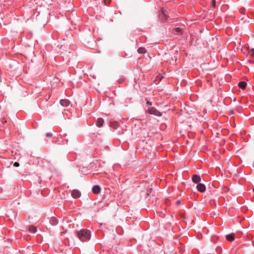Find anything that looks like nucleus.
Masks as SVG:
<instances>
[{
	"instance_id": "nucleus-24",
	"label": "nucleus",
	"mask_w": 254,
	"mask_h": 254,
	"mask_svg": "<svg viewBox=\"0 0 254 254\" xmlns=\"http://www.w3.org/2000/svg\"><path fill=\"white\" fill-rule=\"evenodd\" d=\"M253 191H254V188H253Z\"/></svg>"
},
{
	"instance_id": "nucleus-13",
	"label": "nucleus",
	"mask_w": 254,
	"mask_h": 254,
	"mask_svg": "<svg viewBox=\"0 0 254 254\" xmlns=\"http://www.w3.org/2000/svg\"><path fill=\"white\" fill-rule=\"evenodd\" d=\"M29 231L33 233L36 232V228L35 226H31L29 227Z\"/></svg>"
},
{
	"instance_id": "nucleus-8",
	"label": "nucleus",
	"mask_w": 254,
	"mask_h": 254,
	"mask_svg": "<svg viewBox=\"0 0 254 254\" xmlns=\"http://www.w3.org/2000/svg\"><path fill=\"white\" fill-rule=\"evenodd\" d=\"M226 238L227 240L232 242L235 239V235L234 233L230 234L226 236Z\"/></svg>"
},
{
	"instance_id": "nucleus-21",
	"label": "nucleus",
	"mask_w": 254,
	"mask_h": 254,
	"mask_svg": "<svg viewBox=\"0 0 254 254\" xmlns=\"http://www.w3.org/2000/svg\"><path fill=\"white\" fill-rule=\"evenodd\" d=\"M177 202V203H180V200H178Z\"/></svg>"
},
{
	"instance_id": "nucleus-14",
	"label": "nucleus",
	"mask_w": 254,
	"mask_h": 254,
	"mask_svg": "<svg viewBox=\"0 0 254 254\" xmlns=\"http://www.w3.org/2000/svg\"><path fill=\"white\" fill-rule=\"evenodd\" d=\"M137 52L139 54H144L146 53V50L144 48H139L137 50Z\"/></svg>"
},
{
	"instance_id": "nucleus-11",
	"label": "nucleus",
	"mask_w": 254,
	"mask_h": 254,
	"mask_svg": "<svg viewBox=\"0 0 254 254\" xmlns=\"http://www.w3.org/2000/svg\"><path fill=\"white\" fill-rule=\"evenodd\" d=\"M247 86V83L245 81H240L238 83V86L240 88L244 89L246 88Z\"/></svg>"
},
{
	"instance_id": "nucleus-17",
	"label": "nucleus",
	"mask_w": 254,
	"mask_h": 254,
	"mask_svg": "<svg viewBox=\"0 0 254 254\" xmlns=\"http://www.w3.org/2000/svg\"><path fill=\"white\" fill-rule=\"evenodd\" d=\"M111 1V0H104L105 4L108 5L110 3Z\"/></svg>"
},
{
	"instance_id": "nucleus-22",
	"label": "nucleus",
	"mask_w": 254,
	"mask_h": 254,
	"mask_svg": "<svg viewBox=\"0 0 254 254\" xmlns=\"http://www.w3.org/2000/svg\"><path fill=\"white\" fill-rule=\"evenodd\" d=\"M167 110H170L169 107H168V108H167Z\"/></svg>"
},
{
	"instance_id": "nucleus-4",
	"label": "nucleus",
	"mask_w": 254,
	"mask_h": 254,
	"mask_svg": "<svg viewBox=\"0 0 254 254\" xmlns=\"http://www.w3.org/2000/svg\"><path fill=\"white\" fill-rule=\"evenodd\" d=\"M196 188L197 190L201 192H204L206 190L205 185L201 183H199L197 185Z\"/></svg>"
},
{
	"instance_id": "nucleus-23",
	"label": "nucleus",
	"mask_w": 254,
	"mask_h": 254,
	"mask_svg": "<svg viewBox=\"0 0 254 254\" xmlns=\"http://www.w3.org/2000/svg\"><path fill=\"white\" fill-rule=\"evenodd\" d=\"M159 116H160V117L161 116V113H160V112Z\"/></svg>"
},
{
	"instance_id": "nucleus-19",
	"label": "nucleus",
	"mask_w": 254,
	"mask_h": 254,
	"mask_svg": "<svg viewBox=\"0 0 254 254\" xmlns=\"http://www.w3.org/2000/svg\"><path fill=\"white\" fill-rule=\"evenodd\" d=\"M46 136H47V137H51V136H52V133H47L46 134Z\"/></svg>"
},
{
	"instance_id": "nucleus-9",
	"label": "nucleus",
	"mask_w": 254,
	"mask_h": 254,
	"mask_svg": "<svg viewBox=\"0 0 254 254\" xmlns=\"http://www.w3.org/2000/svg\"><path fill=\"white\" fill-rule=\"evenodd\" d=\"M173 33L176 35H180L182 34V30L179 27L175 28L173 30Z\"/></svg>"
},
{
	"instance_id": "nucleus-6",
	"label": "nucleus",
	"mask_w": 254,
	"mask_h": 254,
	"mask_svg": "<svg viewBox=\"0 0 254 254\" xmlns=\"http://www.w3.org/2000/svg\"><path fill=\"white\" fill-rule=\"evenodd\" d=\"M69 101L67 99H62L60 101V104L62 106L67 107L69 105Z\"/></svg>"
},
{
	"instance_id": "nucleus-12",
	"label": "nucleus",
	"mask_w": 254,
	"mask_h": 254,
	"mask_svg": "<svg viewBox=\"0 0 254 254\" xmlns=\"http://www.w3.org/2000/svg\"><path fill=\"white\" fill-rule=\"evenodd\" d=\"M149 113L150 114H153L156 116H159V112L156 110V109H154L153 108H151L149 110Z\"/></svg>"
},
{
	"instance_id": "nucleus-7",
	"label": "nucleus",
	"mask_w": 254,
	"mask_h": 254,
	"mask_svg": "<svg viewBox=\"0 0 254 254\" xmlns=\"http://www.w3.org/2000/svg\"><path fill=\"white\" fill-rule=\"evenodd\" d=\"M92 191L95 194H98L100 192L101 189L99 186H94L92 188Z\"/></svg>"
},
{
	"instance_id": "nucleus-15",
	"label": "nucleus",
	"mask_w": 254,
	"mask_h": 254,
	"mask_svg": "<svg viewBox=\"0 0 254 254\" xmlns=\"http://www.w3.org/2000/svg\"><path fill=\"white\" fill-rule=\"evenodd\" d=\"M167 127V126L165 124H161V125L160 126V129L163 130L166 128Z\"/></svg>"
},
{
	"instance_id": "nucleus-3",
	"label": "nucleus",
	"mask_w": 254,
	"mask_h": 254,
	"mask_svg": "<svg viewBox=\"0 0 254 254\" xmlns=\"http://www.w3.org/2000/svg\"><path fill=\"white\" fill-rule=\"evenodd\" d=\"M80 195V192L78 190H73L71 191V195L74 198H79Z\"/></svg>"
},
{
	"instance_id": "nucleus-16",
	"label": "nucleus",
	"mask_w": 254,
	"mask_h": 254,
	"mask_svg": "<svg viewBox=\"0 0 254 254\" xmlns=\"http://www.w3.org/2000/svg\"><path fill=\"white\" fill-rule=\"evenodd\" d=\"M249 52L252 57H254V48L251 49Z\"/></svg>"
},
{
	"instance_id": "nucleus-2",
	"label": "nucleus",
	"mask_w": 254,
	"mask_h": 254,
	"mask_svg": "<svg viewBox=\"0 0 254 254\" xmlns=\"http://www.w3.org/2000/svg\"><path fill=\"white\" fill-rule=\"evenodd\" d=\"M169 11L167 9H162L160 10V19L161 18L162 22L167 21L169 18L168 16Z\"/></svg>"
},
{
	"instance_id": "nucleus-1",
	"label": "nucleus",
	"mask_w": 254,
	"mask_h": 254,
	"mask_svg": "<svg viewBox=\"0 0 254 254\" xmlns=\"http://www.w3.org/2000/svg\"><path fill=\"white\" fill-rule=\"evenodd\" d=\"M78 238L82 242L86 241L90 238V233L88 230L83 229L78 233Z\"/></svg>"
},
{
	"instance_id": "nucleus-10",
	"label": "nucleus",
	"mask_w": 254,
	"mask_h": 254,
	"mask_svg": "<svg viewBox=\"0 0 254 254\" xmlns=\"http://www.w3.org/2000/svg\"><path fill=\"white\" fill-rule=\"evenodd\" d=\"M103 123H104V120L102 118H98L97 121V123H96V126L99 127H101L103 125Z\"/></svg>"
},
{
	"instance_id": "nucleus-5",
	"label": "nucleus",
	"mask_w": 254,
	"mask_h": 254,
	"mask_svg": "<svg viewBox=\"0 0 254 254\" xmlns=\"http://www.w3.org/2000/svg\"><path fill=\"white\" fill-rule=\"evenodd\" d=\"M201 180L200 177L197 175H193L192 177V181L195 184L198 183Z\"/></svg>"
},
{
	"instance_id": "nucleus-18",
	"label": "nucleus",
	"mask_w": 254,
	"mask_h": 254,
	"mask_svg": "<svg viewBox=\"0 0 254 254\" xmlns=\"http://www.w3.org/2000/svg\"><path fill=\"white\" fill-rule=\"evenodd\" d=\"M13 166H14V167H17L19 166V163H18V162H15V163H14Z\"/></svg>"
},
{
	"instance_id": "nucleus-20",
	"label": "nucleus",
	"mask_w": 254,
	"mask_h": 254,
	"mask_svg": "<svg viewBox=\"0 0 254 254\" xmlns=\"http://www.w3.org/2000/svg\"><path fill=\"white\" fill-rule=\"evenodd\" d=\"M163 77V76H161V75H160V77H159L160 81H161V79H162Z\"/></svg>"
}]
</instances>
